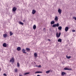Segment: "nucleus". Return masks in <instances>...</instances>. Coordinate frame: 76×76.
<instances>
[{
	"label": "nucleus",
	"instance_id": "1",
	"mask_svg": "<svg viewBox=\"0 0 76 76\" xmlns=\"http://www.w3.org/2000/svg\"><path fill=\"white\" fill-rule=\"evenodd\" d=\"M58 26H59V24H58V23H57L56 24H53V26L52 27H53V28H56V27H58Z\"/></svg>",
	"mask_w": 76,
	"mask_h": 76
},
{
	"label": "nucleus",
	"instance_id": "2",
	"mask_svg": "<svg viewBox=\"0 0 76 76\" xmlns=\"http://www.w3.org/2000/svg\"><path fill=\"white\" fill-rule=\"evenodd\" d=\"M10 62H12V63H14V61H15V59L13 58H12L10 59Z\"/></svg>",
	"mask_w": 76,
	"mask_h": 76
},
{
	"label": "nucleus",
	"instance_id": "3",
	"mask_svg": "<svg viewBox=\"0 0 76 76\" xmlns=\"http://www.w3.org/2000/svg\"><path fill=\"white\" fill-rule=\"evenodd\" d=\"M61 35V33L59 32V33L58 34V33L57 32L56 34V37H57V38H59V37H60Z\"/></svg>",
	"mask_w": 76,
	"mask_h": 76
},
{
	"label": "nucleus",
	"instance_id": "4",
	"mask_svg": "<svg viewBox=\"0 0 76 76\" xmlns=\"http://www.w3.org/2000/svg\"><path fill=\"white\" fill-rule=\"evenodd\" d=\"M16 10H17V8H16V7H13V9H12V11L13 12H15Z\"/></svg>",
	"mask_w": 76,
	"mask_h": 76
},
{
	"label": "nucleus",
	"instance_id": "5",
	"mask_svg": "<svg viewBox=\"0 0 76 76\" xmlns=\"http://www.w3.org/2000/svg\"><path fill=\"white\" fill-rule=\"evenodd\" d=\"M65 30L66 32H67L69 31V27H66L65 28Z\"/></svg>",
	"mask_w": 76,
	"mask_h": 76
},
{
	"label": "nucleus",
	"instance_id": "6",
	"mask_svg": "<svg viewBox=\"0 0 76 76\" xmlns=\"http://www.w3.org/2000/svg\"><path fill=\"white\" fill-rule=\"evenodd\" d=\"M61 9H59L58 10V13H59L60 15H61Z\"/></svg>",
	"mask_w": 76,
	"mask_h": 76
},
{
	"label": "nucleus",
	"instance_id": "7",
	"mask_svg": "<svg viewBox=\"0 0 76 76\" xmlns=\"http://www.w3.org/2000/svg\"><path fill=\"white\" fill-rule=\"evenodd\" d=\"M3 47H7V44L5 43H4L3 44Z\"/></svg>",
	"mask_w": 76,
	"mask_h": 76
},
{
	"label": "nucleus",
	"instance_id": "8",
	"mask_svg": "<svg viewBox=\"0 0 76 76\" xmlns=\"http://www.w3.org/2000/svg\"><path fill=\"white\" fill-rule=\"evenodd\" d=\"M26 50H25L24 49H23L22 50V52L23 53H25V54H26V52H25Z\"/></svg>",
	"mask_w": 76,
	"mask_h": 76
},
{
	"label": "nucleus",
	"instance_id": "9",
	"mask_svg": "<svg viewBox=\"0 0 76 76\" xmlns=\"http://www.w3.org/2000/svg\"><path fill=\"white\" fill-rule=\"evenodd\" d=\"M7 34H3V37L4 38H6V37H7Z\"/></svg>",
	"mask_w": 76,
	"mask_h": 76
},
{
	"label": "nucleus",
	"instance_id": "10",
	"mask_svg": "<svg viewBox=\"0 0 76 76\" xmlns=\"http://www.w3.org/2000/svg\"><path fill=\"white\" fill-rule=\"evenodd\" d=\"M21 49V48H20V47H18L17 48V50L18 51H20V50Z\"/></svg>",
	"mask_w": 76,
	"mask_h": 76
},
{
	"label": "nucleus",
	"instance_id": "11",
	"mask_svg": "<svg viewBox=\"0 0 76 76\" xmlns=\"http://www.w3.org/2000/svg\"><path fill=\"white\" fill-rule=\"evenodd\" d=\"M36 12V11H35V10H32V14H35V13Z\"/></svg>",
	"mask_w": 76,
	"mask_h": 76
},
{
	"label": "nucleus",
	"instance_id": "12",
	"mask_svg": "<svg viewBox=\"0 0 76 76\" xmlns=\"http://www.w3.org/2000/svg\"><path fill=\"white\" fill-rule=\"evenodd\" d=\"M54 20L56 21H57V20H58V17H57V16H56Z\"/></svg>",
	"mask_w": 76,
	"mask_h": 76
},
{
	"label": "nucleus",
	"instance_id": "13",
	"mask_svg": "<svg viewBox=\"0 0 76 76\" xmlns=\"http://www.w3.org/2000/svg\"><path fill=\"white\" fill-rule=\"evenodd\" d=\"M42 73V72H39V71H37L35 72V74H36V73Z\"/></svg>",
	"mask_w": 76,
	"mask_h": 76
},
{
	"label": "nucleus",
	"instance_id": "14",
	"mask_svg": "<svg viewBox=\"0 0 76 76\" xmlns=\"http://www.w3.org/2000/svg\"><path fill=\"white\" fill-rule=\"evenodd\" d=\"M36 28H37V26H36V25H34L33 26V29L34 30Z\"/></svg>",
	"mask_w": 76,
	"mask_h": 76
},
{
	"label": "nucleus",
	"instance_id": "15",
	"mask_svg": "<svg viewBox=\"0 0 76 76\" xmlns=\"http://www.w3.org/2000/svg\"><path fill=\"white\" fill-rule=\"evenodd\" d=\"M61 41H62V39H59L58 40V42H61Z\"/></svg>",
	"mask_w": 76,
	"mask_h": 76
},
{
	"label": "nucleus",
	"instance_id": "16",
	"mask_svg": "<svg viewBox=\"0 0 76 76\" xmlns=\"http://www.w3.org/2000/svg\"><path fill=\"white\" fill-rule=\"evenodd\" d=\"M66 73L65 72H62L61 73V75L62 76H64V75H66Z\"/></svg>",
	"mask_w": 76,
	"mask_h": 76
},
{
	"label": "nucleus",
	"instance_id": "17",
	"mask_svg": "<svg viewBox=\"0 0 76 76\" xmlns=\"http://www.w3.org/2000/svg\"><path fill=\"white\" fill-rule=\"evenodd\" d=\"M54 23H55V22H54V21H52L51 22L50 24L51 25H53V24H54Z\"/></svg>",
	"mask_w": 76,
	"mask_h": 76
},
{
	"label": "nucleus",
	"instance_id": "18",
	"mask_svg": "<svg viewBox=\"0 0 76 76\" xmlns=\"http://www.w3.org/2000/svg\"><path fill=\"white\" fill-rule=\"evenodd\" d=\"M14 72L15 73H17L18 72V69L16 68L14 69Z\"/></svg>",
	"mask_w": 76,
	"mask_h": 76
},
{
	"label": "nucleus",
	"instance_id": "19",
	"mask_svg": "<svg viewBox=\"0 0 76 76\" xmlns=\"http://www.w3.org/2000/svg\"><path fill=\"white\" fill-rule=\"evenodd\" d=\"M58 29L59 30H61V29H62V27L61 26H60L58 27Z\"/></svg>",
	"mask_w": 76,
	"mask_h": 76
},
{
	"label": "nucleus",
	"instance_id": "20",
	"mask_svg": "<svg viewBox=\"0 0 76 76\" xmlns=\"http://www.w3.org/2000/svg\"><path fill=\"white\" fill-rule=\"evenodd\" d=\"M26 51H30V48H26Z\"/></svg>",
	"mask_w": 76,
	"mask_h": 76
},
{
	"label": "nucleus",
	"instance_id": "21",
	"mask_svg": "<svg viewBox=\"0 0 76 76\" xmlns=\"http://www.w3.org/2000/svg\"><path fill=\"white\" fill-rule=\"evenodd\" d=\"M34 55L35 57H37V53H34Z\"/></svg>",
	"mask_w": 76,
	"mask_h": 76
},
{
	"label": "nucleus",
	"instance_id": "22",
	"mask_svg": "<svg viewBox=\"0 0 76 76\" xmlns=\"http://www.w3.org/2000/svg\"><path fill=\"white\" fill-rule=\"evenodd\" d=\"M19 23L20 24V25H23V23L21 22V21L19 22Z\"/></svg>",
	"mask_w": 76,
	"mask_h": 76
},
{
	"label": "nucleus",
	"instance_id": "23",
	"mask_svg": "<svg viewBox=\"0 0 76 76\" xmlns=\"http://www.w3.org/2000/svg\"><path fill=\"white\" fill-rule=\"evenodd\" d=\"M64 70H69V69L68 68H65L64 69Z\"/></svg>",
	"mask_w": 76,
	"mask_h": 76
},
{
	"label": "nucleus",
	"instance_id": "24",
	"mask_svg": "<svg viewBox=\"0 0 76 76\" xmlns=\"http://www.w3.org/2000/svg\"><path fill=\"white\" fill-rule=\"evenodd\" d=\"M66 58H68V59H69L70 58H71V56H66Z\"/></svg>",
	"mask_w": 76,
	"mask_h": 76
},
{
	"label": "nucleus",
	"instance_id": "25",
	"mask_svg": "<svg viewBox=\"0 0 76 76\" xmlns=\"http://www.w3.org/2000/svg\"><path fill=\"white\" fill-rule=\"evenodd\" d=\"M17 66L18 67H20V64H19V63H17Z\"/></svg>",
	"mask_w": 76,
	"mask_h": 76
},
{
	"label": "nucleus",
	"instance_id": "26",
	"mask_svg": "<svg viewBox=\"0 0 76 76\" xmlns=\"http://www.w3.org/2000/svg\"><path fill=\"white\" fill-rule=\"evenodd\" d=\"M28 74H29V72H26L24 74V75H28Z\"/></svg>",
	"mask_w": 76,
	"mask_h": 76
},
{
	"label": "nucleus",
	"instance_id": "27",
	"mask_svg": "<svg viewBox=\"0 0 76 76\" xmlns=\"http://www.w3.org/2000/svg\"><path fill=\"white\" fill-rule=\"evenodd\" d=\"M10 36H11V35H13V33L12 31H10Z\"/></svg>",
	"mask_w": 76,
	"mask_h": 76
},
{
	"label": "nucleus",
	"instance_id": "28",
	"mask_svg": "<svg viewBox=\"0 0 76 76\" xmlns=\"http://www.w3.org/2000/svg\"><path fill=\"white\" fill-rule=\"evenodd\" d=\"M50 70L47 71L46 72V73H50Z\"/></svg>",
	"mask_w": 76,
	"mask_h": 76
},
{
	"label": "nucleus",
	"instance_id": "29",
	"mask_svg": "<svg viewBox=\"0 0 76 76\" xmlns=\"http://www.w3.org/2000/svg\"><path fill=\"white\" fill-rule=\"evenodd\" d=\"M73 19H74L75 20H76V17H73Z\"/></svg>",
	"mask_w": 76,
	"mask_h": 76
},
{
	"label": "nucleus",
	"instance_id": "30",
	"mask_svg": "<svg viewBox=\"0 0 76 76\" xmlns=\"http://www.w3.org/2000/svg\"><path fill=\"white\" fill-rule=\"evenodd\" d=\"M4 76H7V75L5 73L4 74Z\"/></svg>",
	"mask_w": 76,
	"mask_h": 76
},
{
	"label": "nucleus",
	"instance_id": "31",
	"mask_svg": "<svg viewBox=\"0 0 76 76\" xmlns=\"http://www.w3.org/2000/svg\"><path fill=\"white\" fill-rule=\"evenodd\" d=\"M43 30L44 31H45V28H43Z\"/></svg>",
	"mask_w": 76,
	"mask_h": 76
},
{
	"label": "nucleus",
	"instance_id": "32",
	"mask_svg": "<svg viewBox=\"0 0 76 76\" xmlns=\"http://www.w3.org/2000/svg\"><path fill=\"white\" fill-rule=\"evenodd\" d=\"M72 32H75V30H72Z\"/></svg>",
	"mask_w": 76,
	"mask_h": 76
},
{
	"label": "nucleus",
	"instance_id": "33",
	"mask_svg": "<svg viewBox=\"0 0 76 76\" xmlns=\"http://www.w3.org/2000/svg\"><path fill=\"white\" fill-rule=\"evenodd\" d=\"M23 22H25V20H23Z\"/></svg>",
	"mask_w": 76,
	"mask_h": 76
},
{
	"label": "nucleus",
	"instance_id": "34",
	"mask_svg": "<svg viewBox=\"0 0 76 76\" xmlns=\"http://www.w3.org/2000/svg\"><path fill=\"white\" fill-rule=\"evenodd\" d=\"M38 67H41V65H39Z\"/></svg>",
	"mask_w": 76,
	"mask_h": 76
},
{
	"label": "nucleus",
	"instance_id": "35",
	"mask_svg": "<svg viewBox=\"0 0 76 76\" xmlns=\"http://www.w3.org/2000/svg\"><path fill=\"white\" fill-rule=\"evenodd\" d=\"M19 76H22V75H20Z\"/></svg>",
	"mask_w": 76,
	"mask_h": 76
},
{
	"label": "nucleus",
	"instance_id": "36",
	"mask_svg": "<svg viewBox=\"0 0 76 76\" xmlns=\"http://www.w3.org/2000/svg\"><path fill=\"white\" fill-rule=\"evenodd\" d=\"M48 41H50V39H48Z\"/></svg>",
	"mask_w": 76,
	"mask_h": 76
}]
</instances>
